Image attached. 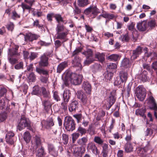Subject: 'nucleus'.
I'll use <instances>...</instances> for the list:
<instances>
[{"label": "nucleus", "mask_w": 157, "mask_h": 157, "mask_svg": "<svg viewBox=\"0 0 157 157\" xmlns=\"http://www.w3.org/2000/svg\"><path fill=\"white\" fill-rule=\"evenodd\" d=\"M63 75L64 77V83L66 86L70 83L75 85H78L81 83L82 80V75L73 73L69 71H66Z\"/></svg>", "instance_id": "nucleus-1"}, {"label": "nucleus", "mask_w": 157, "mask_h": 157, "mask_svg": "<svg viewBox=\"0 0 157 157\" xmlns=\"http://www.w3.org/2000/svg\"><path fill=\"white\" fill-rule=\"evenodd\" d=\"M56 38L61 40L62 42L67 41L68 40L67 35L68 30L63 25L58 24L56 29Z\"/></svg>", "instance_id": "nucleus-2"}, {"label": "nucleus", "mask_w": 157, "mask_h": 157, "mask_svg": "<svg viewBox=\"0 0 157 157\" xmlns=\"http://www.w3.org/2000/svg\"><path fill=\"white\" fill-rule=\"evenodd\" d=\"M135 94L138 99L140 101H143L146 96V90L143 86H139L136 88Z\"/></svg>", "instance_id": "nucleus-3"}, {"label": "nucleus", "mask_w": 157, "mask_h": 157, "mask_svg": "<svg viewBox=\"0 0 157 157\" xmlns=\"http://www.w3.org/2000/svg\"><path fill=\"white\" fill-rule=\"evenodd\" d=\"M26 127L28 128L30 130L32 129L30 127V122L28 119L26 118L24 116H22L20 121L17 126V128L21 131Z\"/></svg>", "instance_id": "nucleus-4"}, {"label": "nucleus", "mask_w": 157, "mask_h": 157, "mask_svg": "<svg viewBox=\"0 0 157 157\" xmlns=\"http://www.w3.org/2000/svg\"><path fill=\"white\" fill-rule=\"evenodd\" d=\"M64 125L65 128L68 131H72L75 129V124L74 121L71 117L66 118Z\"/></svg>", "instance_id": "nucleus-5"}, {"label": "nucleus", "mask_w": 157, "mask_h": 157, "mask_svg": "<svg viewBox=\"0 0 157 157\" xmlns=\"http://www.w3.org/2000/svg\"><path fill=\"white\" fill-rule=\"evenodd\" d=\"M82 54L85 55L86 57V59L84 62L85 65H88L94 61V59L92 58L93 52L91 49H88L86 51L83 52Z\"/></svg>", "instance_id": "nucleus-6"}, {"label": "nucleus", "mask_w": 157, "mask_h": 157, "mask_svg": "<svg viewBox=\"0 0 157 157\" xmlns=\"http://www.w3.org/2000/svg\"><path fill=\"white\" fill-rule=\"evenodd\" d=\"M85 14L88 15H92V17L94 18L98 13V10L96 6H90L84 11Z\"/></svg>", "instance_id": "nucleus-7"}, {"label": "nucleus", "mask_w": 157, "mask_h": 157, "mask_svg": "<svg viewBox=\"0 0 157 157\" xmlns=\"http://www.w3.org/2000/svg\"><path fill=\"white\" fill-rule=\"evenodd\" d=\"M41 123L42 126L47 129H50L54 125L53 119L51 117L48 118L46 120H42Z\"/></svg>", "instance_id": "nucleus-8"}, {"label": "nucleus", "mask_w": 157, "mask_h": 157, "mask_svg": "<svg viewBox=\"0 0 157 157\" xmlns=\"http://www.w3.org/2000/svg\"><path fill=\"white\" fill-rule=\"evenodd\" d=\"M77 96L80 99L83 105H86L89 103L86 94L81 90L78 91L77 93Z\"/></svg>", "instance_id": "nucleus-9"}, {"label": "nucleus", "mask_w": 157, "mask_h": 157, "mask_svg": "<svg viewBox=\"0 0 157 157\" xmlns=\"http://www.w3.org/2000/svg\"><path fill=\"white\" fill-rule=\"evenodd\" d=\"M32 147H33L34 150L40 146L41 144V140L40 137L36 136L33 137V140L32 141Z\"/></svg>", "instance_id": "nucleus-10"}, {"label": "nucleus", "mask_w": 157, "mask_h": 157, "mask_svg": "<svg viewBox=\"0 0 157 157\" xmlns=\"http://www.w3.org/2000/svg\"><path fill=\"white\" fill-rule=\"evenodd\" d=\"M48 58L45 54L40 57V60L39 62V64L41 67H47L48 65Z\"/></svg>", "instance_id": "nucleus-11"}, {"label": "nucleus", "mask_w": 157, "mask_h": 157, "mask_svg": "<svg viewBox=\"0 0 157 157\" xmlns=\"http://www.w3.org/2000/svg\"><path fill=\"white\" fill-rule=\"evenodd\" d=\"M22 35L26 41H32L34 40L37 39L38 38L37 36L30 33H26L25 35L24 34H22Z\"/></svg>", "instance_id": "nucleus-12"}, {"label": "nucleus", "mask_w": 157, "mask_h": 157, "mask_svg": "<svg viewBox=\"0 0 157 157\" xmlns=\"http://www.w3.org/2000/svg\"><path fill=\"white\" fill-rule=\"evenodd\" d=\"M82 148L73 146L71 148V150L75 157H82V152L81 151Z\"/></svg>", "instance_id": "nucleus-13"}, {"label": "nucleus", "mask_w": 157, "mask_h": 157, "mask_svg": "<svg viewBox=\"0 0 157 157\" xmlns=\"http://www.w3.org/2000/svg\"><path fill=\"white\" fill-rule=\"evenodd\" d=\"M87 149L88 150L91 151L92 153L96 155L99 154V152L95 144L93 143H89L87 146Z\"/></svg>", "instance_id": "nucleus-14"}, {"label": "nucleus", "mask_w": 157, "mask_h": 157, "mask_svg": "<svg viewBox=\"0 0 157 157\" xmlns=\"http://www.w3.org/2000/svg\"><path fill=\"white\" fill-rule=\"evenodd\" d=\"M148 96L147 99V104L150 105V108L157 107V105L155 103V100L152 95V94L151 92L148 94Z\"/></svg>", "instance_id": "nucleus-15"}, {"label": "nucleus", "mask_w": 157, "mask_h": 157, "mask_svg": "<svg viewBox=\"0 0 157 157\" xmlns=\"http://www.w3.org/2000/svg\"><path fill=\"white\" fill-rule=\"evenodd\" d=\"M25 2L28 3L29 5H28L23 3L21 4V6L23 9L24 12L25 9L30 10L31 9V6L33 4L35 1V0H25Z\"/></svg>", "instance_id": "nucleus-16"}, {"label": "nucleus", "mask_w": 157, "mask_h": 157, "mask_svg": "<svg viewBox=\"0 0 157 157\" xmlns=\"http://www.w3.org/2000/svg\"><path fill=\"white\" fill-rule=\"evenodd\" d=\"M14 135V133L12 131L8 132L6 134V142L10 144H13L14 141L13 137Z\"/></svg>", "instance_id": "nucleus-17"}, {"label": "nucleus", "mask_w": 157, "mask_h": 157, "mask_svg": "<svg viewBox=\"0 0 157 157\" xmlns=\"http://www.w3.org/2000/svg\"><path fill=\"white\" fill-rule=\"evenodd\" d=\"M142 52V48L140 46H138L135 50L133 51L132 55L131 56L132 59H136Z\"/></svg>", "instance_id": "nucleus-18"}, {"label": "nucleus", "mask_w": 157, "mask_h": 157, "mask_svg": "<svg viewBox=\"0 0 157 157\" xmlns=\"http://www.w3.org/2000/svg\"><path fill=\"white\" fill-rule=\"evenodd\" d=\"M151 151V147L149 142H147V144L144 148H139L137 151V152L141 155L144 154V152H146L148 151Z\"/></svg>", "instance_id": "nucleus-19"}, {"label": "nucleus", "mask_w": 157, "mask_h": 157, "mask_svg": "<svg viewBox=\"0 0 157 157\" xmlns=\"http://www.w3.org/2000/svg\"><path fill=\"white\" fill-rule=\"evenodd\" d=\"M19 48V46L18 45H14L12 49H9V54L11 56L20 55V53H18L17 51Z\"/></svg>", "instance_id": "nucleus-20"}, {"label": "nucleus", "mask_w": 157, "mask_h": 157, "mask_svg": "<svg viewBox=\"0 0 157 157\" xmlns=\"http://www.w3.org/2000/svg\"><path fill=\"white\" fill-rule=\"evenodd\" d=\"M82 88L86 93L90 94L91 91V86L89 83L87 82H84L82 85Z\"/></svg>", "instance_id": "nucleus-21"}, {"label": "nucleus", "mask_w": 157, "mask_h": 157, "mask_svg": "<svg viewBox=\"0 0 157 157\" xmlns=\"http://www.w3.org/2000/svg\"><path fill=\"white\" fill-rule=\"evenodd\" d=\"M147 27V23L145 21H143L137 23V27L138 29L141 31H145Z\"/></svg>", "instance_id": "nucleus-22"}, {"label": "nucleus", "mask_w": 157, "mask_h": 157, "mask_svg": "<svg viewBox=\"0 0 157 157\" xmlns=\"http://www.w3.org/2000/svg\"><path fill=\"white\" fill-rule=\"evenodd\" d=\"M115 91H113L110 94V95L108 98L107 101L109 103L110 107L114 103L115 101Z\"/></svg>", "instance_id": "nucleus-23"}, {"label": "nucleus", "mask_w": 157, "mask_h": 157, "mask_svg": "<svg viewBox=\"0 0 157 157\" xmlns=\"http://www.w3.org/2000/svg\"><path fill=\"white\" fill-rule=\"evenodd\" d=\"M81 59L79 57L76 56L73 60V64L74 67H78L80 69L82 68V66L81 64Z\"/></svg>", "instance_id": "nucleus-24"}, {"label": "nucleus", "mask_w": 157, "mask_h": 157, "mask_svg": "<svg viewBox=\"0 0 157 157\" xmlns=\"http://www.w3.org/2000/svg\"><path fill=\"white\" fill-rule=\"evenodd\" d=\"M67 66V62H63L60 63L58 66L57 69V72L60 73Z\"/></svg>", "instance_id": "nucleus-25"}, {"label": "nucleus", "mask_w": 157, "mask_h": 157, "mask_svg": "<svg viewBox=\"0 0 157 157\" xmlns=\"http://www.w3.org/2000/svg\"><path fill=\"white\" fill-rule=\"evenodd\" d=\"M78 103L77 101H74L71 102L69 106V109L71 112L75 111L78 108Z\"/></svg>", "instance_id": "nucleus-26"}, {"label": "nucleus", "mask_w": 157, "mask_h": 157, "mask_svg": "<svg viewBox=\"0 0 157 157\" xmlns=\"http://www.w3.org/2000/svg\"><path fill=\"white\" fill-rule=\"evenodd\" d=\"M102 154L103 157H107L108 153V145L105 143H104L102 146Z\"/></svg>", "instance_id": "nucleus-27"}, {"label": "nucleus", "mask_w": 157, "mask_h": 157, "mask_svg": "<svg viewBox=\"0 0 157 157\" xmlns=\"http://www.w3.org/2000/svg\"><path fill=\"white\" fill-rule=\"evenodd\" d=\"M48 150L49 153L54 156L57 155V151H56L53 145L51 144H48Z\"/></svg>", "instance_id": "nucleus-28"}, {"label": "nucleus", "mask_w": 157, "mask_h": 157, "mask_svg": "<svg viewBox=\"0 0 157 157\" xmlns=\"http://www.w3.org/2000/svg\"><path fill=\"white\" fill-rule=\"evenodd\" d=\"M71 96L70 91L69 90H65L63 94V98L64 101L67 102Z\"/></svg>", "instance_id": "nucleus-29"}, {"label": "nucleus", "mask_w": 157, "mask_h": 157, "mask_svg": "<svg viewBox=\"0 0 157 157\" xmlns=\"http://www.w3.org/2000/svg\"><path fill=\"white\" fill-rule=\"evenodd\" d=\"M119 78L123 82H125L128 78L127 73L123 71H121L119 73Z\"/></svg>", "instance_id": "nucleus-30"}, {"label": "nucleus", "mask_w": 157, "mask_h": 157, "mask_svg": "<svg viewBox=\"0 0 157 157\" xmlns=\"http://www.w3.org/2000/svg\"><path fill=\"white\" fill-rule=\"evenodd\" d=\"M105 54L104 53H100L99 52H96L95 54V57L101 62H103L105 59Z\"/></svg>", "instance_id": "nucleus-31"}, {"label": "nucleus", "mask_w": 157, "mask_h": 157, "mask_svg": "<svg viewBox=\"0 0 157 157\" xmlns=\"http://www.w3.org/2000/svg\"><path fill=\"white\" fill-rule=\"evenodd\" d=\"M146 111V110L145 108L138 109L136 110L135 114L137 115H139L140 116L144 117Z\"/></svg>", "instance_id": "nucleus-32"}, {"label": "nucleus", "mask_w": 157, "mask_h": 157, "mask_svg": "<svg viewBox=\"0 0 157 157\" xmlns=\"http://www.w3.org/2000/svg\"><path fill=\"white\" fill-rule=\"evenodd\" d=\"M88 141V138L86 137H84L79 139L77 141L78 144L82 146L86 145Z\"/></svg>", "instance_id": "nucleus-33"}, {"label": "nucleus", "mask_w": 157, "mask_h": 157, "mask_svg": "<svg viewBox=\"0 0 157 157\" xmlns=\"http://www.w3.org/2000/svg\"><path fill=\"white\" fill-rule=\"evenodd\" d=\"M148 27L151 29H153L157 26V22L155 19H151L149 20L147 23Z\"/></svg>", "instance_id": "nucleus-34"}, {"label": "nucleus", "mask_w": 157, "mask_h": 157, "mask_svg": "<svg viewBox=\"0 0 157 157\" xmlns=\"http://www.w3.org/2000/svg\"><path fill=\"white\" fill-rule=\"evenodd\" d=\"M121 56L119 55L113 54H112L107 57V59L112 61H117L120 59Z\"/></svg>", "instance_id": "nucleus-35"}, {"label": "nucleus", "mask_w": 157, "mask_h": 157, "mask_svg": "<svg viewBox=\"0 0 157 157\" xmlns=\"http://www.w3.org/2000/svg\"><path fill=\"white\" fill-rule=\"evenodd\" d=\"M23 138L24 140L27 143L30 142L31 136L30 133L28 132H25L23 134Z\"/></svg>", "instance_id": "nucleus-36"}, {"label": "nucleus", "mask_w": 157, "mask_h": 157, "mask_svg": "<svg viewBox=\"0 0 157 157\" xmlns=\"http://www.w3.org/2000/svg\"><path fill=\"white\" fill-rule=\"evenodd\" d=\"M124 149L127 152H130L133 151V147L130 142L126 143L124 146Z\"/></svg>", "instance_id": "nucleus-37"}, {"label": "nucleus", "mask_w": 157, "mask_h": 157, "mask_svg": "<svg viewBox=\"0 0 157 157\" xmlns=\"http://www.w3.org/2000/svg\"><path fill=\"white\" fill-rule=\"evenodd\" d=\"M43 104L44 106V109L46 111H48L50 109L51 104L48 100L44 101H43Z\"/></svg>", "instance_id": "nucleus-38"}, {"label": "nucleus", "mask_w": 157, "mask_h": 157, "mask_svg": "<svg viewBox=\"0 0 157 157\" xmlns=\"http://www.w3.org/2000/svg\"><path fill=\"white\" fill-rule=\"evenodd\" d=\"M45 155L44 148L43 147H41L40 148L38 149L36 153V155L38 157H42Z\"/></svg>", "instance_id": "nucleus-39"}, {"label": "nucleus", "mask_w": 157, "mask_h": 157, "mask_svg": "<svg viewBox=\"0 0 157 157\" xmlns=\"http://www.w3.org/2000/svg\"><path fill=\"white\" fill-rule=\"evenodd\" d=\"M102 17L109 19H112L115 17V16L112 14L105 13L102 14Z\"/></svg>", "instance_id": "nucleus-40"}, {"label": "nucleus", "mask_w": 157, "mask_h": 157, "mask_svg": "<svg viewBox=\"0 0 157 157\" xmlns=\"http://www.w3.org/2000/svg\"><path fill=\"white\" fill-rule=\"evenodd\" d=\"M153 132V130L148 128L145 131V136H149L151 137V139H152L153 137V136H152Z\"/></svg>", "instance_id": "nucleus-41"}, {"label": "nucleus", "mask_w": 157, "mask_h": 157, "mask_svg": "<svg viewBox=\"0 0 157 157\" xmlns=\"http://www.w3.org/2000/svg\"><path fill=\"white\" fill-rule=\"evenodd\" d=\"M94 140L95 143L98 144L103 145V140L99 136H95L94 137Z\"/></svg>", "instance_id": "nucleus-42"}, {"label": "nucleus", "mask_w": 157, "mask_h": 157, "mask_svg": "<svg viewBox=\"0 0 157 157\" xmlns=\"http://www.w3.org/2000/svg\"><path fill=\"white\" fill-rule=\"evenodd\" d=\"M42 94L43 96L45 98H48L49 97V93L48 90H47L45 88L42 87L41 89Z\"/></svg>", "instance_id": "nucleus-43"}, {"label": "nucleus", "mask_w": 157, "mask_h": 157, "mask_svg": "<svg viewBox=\"0 0 157 157\" xmlns=\"http://www.w3.org/2000/svg\"><path fill=\"white\" fill-rule=\"evenodd\" d=\"M36 71L40 74H42L44 75H46L48 74V71L43 69L40 68L38 67L36 68Z\"/></svg>", "instance_id": "nucleus-44"}, {"label": "nucleus", "mask_w": 157, "mask_h": 157, "mask_svg": "<svg viewBox=\"0 0 157 157\" xmlns=\"http://www.w3.org/2000/svg\"><path fill=\"white\" fill-rule=\"evenodd\" d=\"M121 66L124 67H128L129 66V60L127 58L124 59L122 61Z\"/></svg>", "instance_id": "nucleus-45"}, {"label": "nucleus", "mask_w": 157, "mask_h": 157, "mask_svg": "<svg viewBox=\"0 0 157 157\" xmlns=\"http://www.w3.org/2000/svg\"><path fill=\"white\" fill-rule=\"evenodd\" d=\"M113 75V73L111 72H107L105 74L104 77L105 79H106L107 80H110L112 79Z\"/></svg>", "instance_id": "nucleus-46"}, {"label": "nucleus", "mask_w": 157, "mask_h": 157, "mask_svg": "<svg viewBox=\"0 0 157 157\" xmlns=\"http://www.w3.org/2000/svg\"><path fill=\"white\" fill-rule=\"evenodd\" d=\"M79 133L77 132H75L71 134L72 142L73 143H75V142L79 137Z\"/></svg>", "instance_id": "nucleus-47"}, {"label": "nucleus", "mask_w": 157, "mask_h": 157, "mask_svg": "<svg viewBox=\"0 0 157 157\" xmlns=\"http://www.w3.org/2000/svg\"><path fill=\"white\" fill-rule=\"evenodd\" d=\"M28 79L30 82H34L35 81L36 77L33 73H31L28 77Z\"/></svg>", "instance_id": "nucleus-48"}, {"label": "nucleus", "mask_w": 157, "mask_h": 157, "mask_svg": "<svg viewBox=\"0 0 157 157\" xmlns=\"http://www.w3.org/2000/svg\"><path fill=\"white\" fill-rule=\"evenodd\" d=\"M9 62L12 65H13L17 63L18 62V59L12 57H9L8 58Z\"/></svg>", "instance_id": "nucleus-49"}, {"label": "nucleus", "mask_w": 157, "mask_h": 157, "mask_svg": "<svg viewBox=\"0 0 157 157\" xmlns=\"http://www.w3.org/2000/svg\"><path fill=\"white\" fill-rule=\"evenodd\" d=\"M20 17V15L17 13L15 11H13L12 12V18L14 20L19 18Z\"/></svg>", "instance_id": "nucleus-50"}, {"label": "nucleus", "mask_w": 157, "mask_h": 157, "mask_svg": "<svg viewBox=\"0 0 157 157\" xmlns=\"http://www.w3.org/2000/svg\"><path fill=\"white\" fill-rule=\"evenodd\" d=\"M54 17L58 22V24H59V23L60 22L63 21V19L60 15L59 14H55L54 15Z\"/></svg>", "instance_id": "nucleus-51"}, {"label": "nucleus", "mask_w": 157, "mask_h": 157, "mask_svg": "<svg viewBox=\"0 0 157 157\" xmlns=\"http://www.w3.org/2000/svg\"><path fill=\"white\" fill-rule=\"evenodd\" d=\"M117 66L116 64L113 63H108L107 66V67L109 69H114L117 68Z\"/></svg>", "instance_id": "nucleus-52"}, {"label": "nucleus", "mask_w": 157, "mask_h": 157, "mask_svg": "<svg viewBox=\"0 0 157 157\" xmlns=\"http://www.w3.org/2000/svg\"><path fill=\"white\" fill-rule=\"evenodd\" d=\"M128 132V134H127L126 137L125 138V140L127 142V143L130 142L132 140L131 135L130 133V131L128 130L127 131V133Z\"/></svg>", "instance_id": "nucleus-53"}, {"label": "nucleus", "mask_w": 157, "mask_h": 157, "mask_svg": "<svg viewBox=\"0 0 157 157\" xmlns=\"http://www.w3.org/2000/svg\"><path fill=\"white\" fill-rule=\"evenodd\" d=\"M79 5L81 6H83L89 4L88 0H78Z\"/></svg>", "instance_id": "nucleus-54"}, {"label": "nucleus", "mask_w": 157, "mask_h": 157, "mask_svg": "<svg viewBox=\"0 0 157 157\" xmlns=\"http://www.w3.org/2000/svg\"><path fill=\"white\" fill-rule=\"evenodd\" d=\"M124 82L120 79L119 77H117L116 78L114 82V84L116 86H118L123 83Z\"/></svg>", "instance_id": "nucleus-55"}, {"label": "nucleus", "mask_w": 157, "mask_h": 157, "mask_svg": "<svg viewBox=\"0 0 157 157\" xmlns=\"http://www.w3.org/2000/svg\"><path fill=\"white\" fill-rule=\"evenodd\" d=\"M14 68L16 70L23 69V63L21 62L16 64L14 66Z\"/></svg>", "instance_id": "nucleus-56"}, {"label": "nucleus", "mask_w": 157, "mask_h": 157, "mask_svg": "<svg viewBox=\"0 0 157 157\" xmlns=\"http://www.w3.org/2000/svg\"><path fill=\"white\" fill-rule=\"evenodd\" d=\"M62 139L63 141V143L65 144H67L68 141V136L66 134H63L62 135Z\"/></svg>", "instance_id": "nucleus-57"}, {"label": "nucleus", "mask_w": 157, "mask_h": 157, "mask_svg": "<svg viewBox=\"0 0 157 157\" xmlns=\"http://www.w3.org/2000/svg\"><path fill=\"white\" fill-rule=\"evenodd\" d=\"M143 67L144 69H146L150 71L151 74H152V71L151 69V67L149 64L147 63H144L143 64Z\"/></svg>", "instance_id": "nucleus-58"}, {"label": "nucleus", "mask_w": 157, "mask_h": 157, "mask_svg": "<svg viewBox=\"0 0 157 157\" xmlns=\"http://www.w3.org/2000/svg\"><path fill=\"white\" fill-rule=\"evenodd\" d=\"M39 92V88L38 86H34L33 88L32 94L34 95H37Z\"/></svg>", "instance_id": "nucleus-59"}, {"label": "nucleus", "mask_w": 157, "mask_h": 157, "mask_svg": "<svg viewBox=\"0 0 157 157\" xmlns=\"http://www.w3.org/2000/svg\"><path fill=\"white\" fill-rule=\"evenodd\" d=\"M7 90L5 88H2L0 89V98L4 96L6 94Z\"/></svg>", "instance_id": "nucleus-60"}, {"label": "nucleus", "mask_w": 157, "mask_h": 157, "mask_svg": "<svg viewBox=\"0 0 157 157\" xmlns=\"http://www.w3.org/2000/svg\"><path fill=\"white\" fill-rule=\"evenodd\" d=\"M120 40L122 41L125 40L128 41L129 40V37L128 34H126L124 36H121L119 38Z\"/></svg>", "instance_id": "nucleus-61"}, {"label": "nucleus", "mask_w": 157, "mask_h": 157, "mask_svg": "<svg viewBox=\"0 0 157 157\" xmlns=\"http://www.w3.org/2000/svg\"><path fill=\"white\" fill-rule=\"evenodd\" d=\"M78 131L81 133L82 135L85 134L86 132V130L85 128L80 127L78 128Z\"/></svg>", "instance_id": "nucleus-62"}, {"label": "nucleus", "mask_w": 157, "mask_h": 157, "mask_svg": "<svg viewBox=\"0 0 157 157\" xmlns=\"http://www.w3.org/2000/svg\"><path fill=\"white\" fill-rule=\"evenodd\" d=\"M6 118V114L5 113L0 114V122H2L5 121Z\"/></svg>", "instance_id": "nucleus-63"}, {"label": "nucleus", "mask_w": 157, "mask_h": 157, "mask_svg": "<svg viewBox=\"0 0 157 157\" xmlns=\"http://www.w3.org/2000/svg\"><path fill=\"white\" fill-rule=\"evenodd\" d=\"M37 57L36 53L34 52H31L29 56V59L31 60H33Z\"/></svg>", "instance_id": "nucleus-64"}]
</instances>
